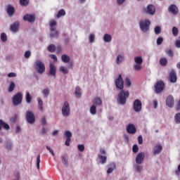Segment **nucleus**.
Returning <instances> with one entry per match:
<instances>
[{
	"label": "nucleus",
	"mask_w": 180,
	"mask_h": 180,
	"mask_svg": "<svg viewBox=\"0 0 180 180\" xmlns=\"http://www.w3.org/2000/svg\"><path fill=\"white\" fill-rule=\"evenodd\" d=\"M115 84L116 88L121 91L118 94V103L120 105H126V100L130 96V94L129 91L123 90V88H124V82L123 81L122 75H119L118 77L115 78Z\"/></svg>",
	"instance_id": "f257e3e1"
},
{
	"label": "nucleus",
	"mask_w": 180,
	"mask_h": 180,
	"mask_svg": "<svg viewBox=\"0 0 180 180\" xmlns=\"http://www.w3.org/2000/svg\"><path fill=\"white\" fill-rule=\"evenodd\" d=\"M139 28L143 33H147L150 32V25H151V21L148 19L141 20L139 22Z\"/></svg>",
	"instance_id": "f03ea898"
},
{
	"label": "nucleus",
	"mask_w": 180,
	"mask_h": 180,
	"mask_svg": "<svg viewBox=\"0 0 180 180\" xmlns=\"http://www.w3.org/2000/svg\"><path fill=\"white\" fill-rule=\"evenodd\" d=\"M133 68L134 71H141L143 70V57L138 56L134 58Z\"/></svg>",
	"instance_id": "7ed1b4c3"
},
{
	"label": "nucleus",
	"mask_w": 180,
	"mask_h": 180,
	"mask_svg": "<svg viewBox=\"0 0 180 180\" xmlns=\"http://www.w3.org/2000/svg\"><path fill=\"white\" fill-rule=\"evenodd\" d=\"M34 65L38 74H44L46 72V65L41 60H37Z\"/></svg>",
	"instance_id": "20e7f679"
},
{
	"label": "nucleus",
	"mask_w": 180,
	"mask_h": 180,
	"mask_svg": "<svg viewBox=\"0 0 180 180\" xmlns=\"http://www.w3.org/2000/svg\"><path fill=\"white\" fill-rule=\"evenodd\" d=\"M61 112L62 115L64 117H69L71 115V107L70 106V103L68 101H64Z\"/></svg>",
	"instance_id": "39448f33"
},
{
	"label": "nucleus",
	"mask_w": 180,
	"mask_h": 180,
	"mask_svg": "<svg viewBox=\"0 0 180 180\" xmlns=\"http://www.w3.org/2000/svg\"><path fill=\"white\" fill-rule=\"evenodd\" d=\"M25 119L30 124H33L34 122H36V117H34V114L33 111L28 110L26 112Z\"/></svg>",
	"instance_id": "423d86ee"
},
{
	"label": "nucleus",
	"mask_w": 180,
	"mask_h": 180,
	"mask_svg": "<svg viewBox=\"0 0 180 180\" xmlns=\"http://www.w3.org/2000/svg\"><path fill=\"white\" fill-rule=\"evenodd\" d=\"M22 100L23 96L22 95V93H17L13 97V105H14V106H18V105H20V103H22Z\"/></svg>",
	"instance_id": "0eeeda50"
},
{
	"label": "nucleus",
	"mask_w": 180,
	"mask_h": 180,
	"mask_svg": "<svg viewBox=\"0 0 180 180\" xmlns=\"http://www.w3.org/2000/svg\"><path fill=\"white\" fill-rule=\"evenodd\" d=\"M4 148L7 150V151H12L13 148V142L11 139H7L4 141Z\"/></svg>",
	"instance_id": "6e6552de"
},
{
	"label": "nucleus",
	"mask_w": 180,
	"mask_h": 180,
	"mask_svg": "<svg viewBox=\"0 0 180 180\" xmlns=\"http://www.w3.org/2000/svg\"><path fill=\"white\" fill-rule=\"evenodd\" d=\"M141 101L136 99L134 101L133 108L134 110H135L136 112H141Z\"/></svg>",
	"instance_id": "1a4fd4ad"
},
{
	"label": "nucleus",
	"mask_w": 180,
	"mask_h": 180,
	"mask_svg": "<svg viewBox=\"0 0 180 180\" xmlns=\"http://www.w3.org/2000/svg\"><path fill=\"white\" fill-rule=\"evenodd\" d=\"M165 85L164 84L163 82H158L155 85V94H160V92H162L164 91V86Z\"/></svg>",
	"instance_id": "9d476101"
},
{
	"label": "nucleus",
	"mask_w": 180,
	"mask_h": 180,
	"mask_svg": "<svg viewBox=\"0 0 180 180\" xmlns=\"http://www.w3.org/2000/svg\"><path fill=\"white\" fill-rule=\"evenodd\" d=\"M20 25V22L19 21H15L10 26V30L13 32V33H18V32H19Z\"/></svg>",
	"instance_id": "9b49d317"
},
{
	"label": "nucleus",
	"mask_w": 180,
	"mask_h": 180,
	"mask_svg": "<svg viewBox=\"0 0 180 180\" xmlns=\"http://www.w3.org/2000/svg\"><path fill=\"white\" fill-rule=\"evenodd\" d=\"M144 157L145 154L143 152L138 153L135 159L136 164H143V162H144Z\"/></svg>",
	"instance_id": "f8f14e48"
},
{
	"label": "nucleus",
	"mask_w": 180,
	"mask_h": 180,
	"mask_svg": "<svg viewBox=\"0 0 180 180\" xmlns=\"http://www.w3.org/2000/svg\"><path fill=\"white\" fill-rule=\"evenodd\" d=\"M65 137L66 139L65 144L68 147H70V141H71V137H72V133L70 131H65Z\"/></svg>",
	"instance_id": "ddd939ff"
},
{
	"label": "nucleus",
	"mask_w": 180,
	"mask_h": 180,
	"mask_svg": "<svg viewBox=\"0 0 180 180\" xmlns=\"http://www.w3.org/2000/svg\"><path fill=\"white\" fill-rule=\"evenodd\" d=\"M57 73V67L53 63H51L49 65V75L51 77H56V74Z\"/></svg>",
	"instance_id": "4468645a"
},
{
	"label": "nucleus",
	"mask_w": 180,
	"mask_h": 180,
	"mask_svg": "<svg viewBox=\"0 0 180 180\" xmlns=\"http://www.w3.org/2000/svg\"><path fill=\"white\" fill-rule=\"evenodd\" d=\"M23 20H25V22H29L30 23H33L34 22V20H36V17L34 16V15L26 14L23 17Z\"/></svg>",
	"instance_id": "2eb2a0df"
},
{
	"label": "nucleus",
	"mask_w": 180,
	"mask_h": 180,
	"mask_svg": "<svg viewBox=\"0 0 180 180\" xmlns=\"http://www.w3.org/2000/svg\"><path fill=\"white\" fill-rule=\"evenodd\" d=\"M145 12L149 15H155V6L152 4L148 5L147 8L145 9Z\"/></svg>",
	"instance_id": "dca6fc26"
},
{
	"label": "nucleus",
	"mask_w": 180,
	"mask_h": 180,
	"mask_svg": "<svg viewBox=\"0 0 180 180\" xmlns=\"http://www.w3.org/2000/svg\"><path fill=\"white\" fill-rule=\"evenodd\" d=\"M127 131L129 134H135L136 131H137V129H136V126L133 124H129L127 126Z\"/></svg>",
	"instance_id": "f3484780"
},
{
	"label": "nucleus",
	"mask_w": 180,
	"mask_h": 180,
	"mask_svg": "<svg viewBox=\"0 0 180 180\" xmlns=\"http://www.w3.org/2000/svg\"><path fill=\"white\" fill-rule=\"evenodd\" d=\"M115 63L117 65H120L124 63V56L123 54H117L115 58Z\"/></svg>",
	"instance_id": "a211bd4d"
},
{
	"label": "nucleus",
	"mask_w": 180,
	"mask_h": 180,
	"mask_svg": "<svg viewBox=\"0 0 180 180\" xmlns=\"http://www.w3.org/2000/svg\"><path fill=\"white\" fill-rule=\"evenodd\" d=\"M166 105L168 106V108H174V96L169 95L167 97Z\"/></svg>",
	"instance_id": "6ab92c4d"
},
{
	"label": "nucleus",
	"mask_w": 180,
	"mask_h": 180,
	"mask_svg": "<svg viewBox=\"0 0 180 180\" xmlns=\"http://www.w3.org/2000/svg\"><path fill=\"white\" fill-rule=\"evenodd\" d=\"M169 12L172 13L173 15H178V12H179V10L178 9V7L175 4H172L169 6L168 8Z\"/></svg>",
	"instance_id": "aec40b11"
},
{
	"label": "nucleus",
	"mask_w": 180,
	"mask_h": 180,
	"mask_svg": "<svg viewBox=\"0 0 180 180\" xmlns=\"http://www.w3.org/2000/svg\"><path fill=\"white\" fill-rule=\"evenodd\" d=\"M58 30H57V28H51L50 29L49 36L51 39H56L58 37Z\"/></svg>",
	"instance_id": "412c9836"
},
{
	"label": "nucleus",
	"mask_w": 180,
	"mask_h": 180,
	"mask_svg": "<svg viewBox=\"0 0 180 180\" xmlns=\"http://www.w3.org/2000/svg\"><path fill=\"white\" fill-rule=\"evenodd\" d=\"M6 12L10 18L15 15V8L11 5L7 6Z\"/></svg>",
	"instance_id": "4be33fe9"
},
{
	"label": "nucleus",
	"mask_w": 180,
	"mask_h": 180,
	"mask_svg": "<svg viewBox=\"0 0 180 180\" xmlns=\"http://www.w3.org/2000/svg\"><path fill=\"white\" fill-rule=\"evenodd\" d=\"M112 37L111 34L108 33H105L103 36V41H104V43H112Z\"/></svg>",
	"instance_id": "5701e85b"
},
{
	"label": "nucleus",
	"mask_w": 180,
	"mask_h": 180,
	"mask_svg": "<svg viewBox=\"0 0 180 180\" xmlns=\"http://www.w3.org/2000/svg\"><path fill=\"white\" fill-rule=\"evenodd\" d=\"M161 151H162V146L158 144L155 145L153 148V155H158V154H160Z\"/></svg>",
	"instance_id": "b1692460"
},
{
	"label": "nucleus",
	"mask_w": 180,
	"mask_h": 180,
	"mask_svg": "<svg viewBox=\"0 0 180 180\" xmlns=\"http://www.w3.org/2000/svg\"><path fill=\"white\" fill-rule=\"evenodd\" d=\"M103 103V101H102V98H101V97H96L93 100V105L96 107L102 106Z\"/></svg>",
	"instance_id": "393cba45"
},
{
	"label": "nucleus",
	"mask_w": 180,
	"mask_h": 180,
	"mask_svg": "<svg viewBox=\"0 0 180 180\" xmlns=\"http://www.w3.org/2000/svg\"><path fill=\"white\" fill-rule=\"evenodd\" d=\"M176 73L175 71L172 70L169 73V81L170 82H172V84H175L176 82Z\"/></svg>",
	"instance_id": "a878e982"
},
{
	"label": "nucleus",
	"mask_w": 180,
	"mask_h": 180,
	"mask_svg": "<svg viewBox=\"0 0 180 180\" xmlns=\"http://www.w3.org/2000/svg\"><path fill=\"white\" fill-rule=\"evenodd\" d=\"M4 129V130H10L11 127L6 122H4V120H0V131Z\"/></svg>",
	"instance_id": "bb28decb"
},
{
	"label": "nucleus",
	"mask_w": 180,
	"mask_h": 180,
	"mask_svg": "<svg viewBox=\"0 0 180 180\" xmlns=\"http://www.w3.org/2000/svg\"><path fill=\"white\" fill-rule=\"evenodd\" d=\"M143 165L141 164H135L134 165V169L138 174H141L143 172Z\"/></svg>",
	"instance_id": "cd10ccee"
},
{
	"label": "nucleus",
	"mask_w": 180,
	"mask_h": 180,
	"mask_svg": "<svg viewBox=\"0 0 180 180\" xmlns=\"http://www.w3.org/2000/svg\"><path fill=\"white\" fill-rule=\"evenodd\" d=\"M116 169V164L115 162H112L108 165V169L107 170V174H110L113 172Z\"/></svg>",
	"instance_id": "c85d7f7f"
},
{
	"label": "nucleus",
	"mask_w": 180,
	"mask_h": 180,
	"mask_svg": "<svg viewBox=\"0 0 180 180\" xmlns=\"http://www.w3.org/2000/svg\"><path fill=\"white\" fill-rule=\"evenodd\" d=\"M61 60L63 63L68 64V63H70V60H71V58H70V56L67 54H63L61 56Z\"/></svg>",
	"instance_id": "c756f323"
},
{
	"label": "nucleus",
	"mask_w": 180,
	"mask_h": 180,
	"mask_svg": "<svg viewBox=\"0 0 180 180\" xmlns=\"http://www.w3.org/2000/svg\"><path fill=\"white\" fill-rule=\"evenodd\" d=\"M42 96L44 98H49L50 95V89H44L41 91Z\"/></svg>",
	"instance_id": "7c9ffc66"
},
{
	"label": "nucleus",
	"mask_w": 180,
	"mask_h": 180,
	"mask_svg": "<svg viewBox=\"0 0 180 180\" xmlns=\"http://www.w3.org/2000/svg\"><path fill=\"white\" fill-rule=\"evenodd\" d=\"M37 102H38V109L40 110V112H43L44 108H43V100L41 98H37Z\"/></svg>",
	"instance_id": "2f4dec72"
},
{
	"label": "nucleus",
	"mask_w": 180,
	"mask_h": 180,
	"mask_svg": "<svg viewBox=\"0 0 180 180\" xmlns=\"http://www.w3.org/2000/svg\"><path fill=\"white\" fill-rule=\"evenodd\" d=\"M95 39H96L95 34L94 33L90 34L89 35V44H93V43H95Z\"/></svg>",
	"instance_id": "473e14b6"
},
{
	"label": "nucleus",
	"mask_w": 180,
	"mask_h": 180,
	"mask_svg": "<svg viewBox=\"0 0 180 180\" xmlns=\"http://www.w3.org/2000/svg\"><path fill=\"white\" fill-rule=\"evenodd\" d=\"M75 96L76 98H77V99H79V98H81L82 96V94H81V88H79V86H77L75 88Z\"/></svg>",
	"instance_id": "72a5a7b5"
},
{
	"label": "nucleus",
	"mask_w": 180,
	"mask_h": 180,
	"mask_svg": "<svg viewBox=\"0 0 180 180\" xmlns=\"http://www.w3.org/2000/svg\"><path fill=\"white\" fill-rule=\"evenodd\" d=\"M59 71H60L62 74H64V75H67V74L69 72L68 68H67L65 66H60L59 68Z\"/></svg>",
	"instance_id": "f704fd0d"
},
{
	"label": "nucleus",
	"mask_w": 180,
	"mask_h": 180,
	"mask_svg": "<svg viewBox=\"0 0 180 180\" xmlns=\"http://www.w3.org/2000/svg\"><path fill=\"white\" fill-rule=\"evenodd\" d=\"M16 86V84H15L14 82H11L10 83L8 89V92L11 93V92H13V91H15V87Z\"/></svg>",
	"instance_id": "c9c22d12"
},
{
	"label": "nucleus",
	"mask_w": 180,
	"mask_h": 180,
	"mask_svg": "<svg viewBox=\"0 0 180 180\" xmlns=\"http://www.w3.org/2000/svg\"><path fill=\"white\" fill-rule=\"evenodd\" d=\"M160 65H162V67H165L168 64V60L167 58H162L160 60Z\"/></svg>",
	"instance_id": "e433bc0d"
},
{
	"label": "nucleus",
	"mask_w": 180,
	"mask_h": 180,
	"mask_svg": "<svg viewBox=\"0 0 180 180\" xmlns=\"http://www.w3.org/2000/svg\"><path fill=\"white\" fill-rule=\"evenodd\" d=\"M89 110H90L91 115H96V112H97L96 105H92L90 107Z\"/></svg>",
	"instance_id": "4c0bfd02"
},
{
	"label": "nucleus",
	"mask_w": 180,
	"mask_h": 180,
	"mask_svg": "<svg viewBox=\"0 0 180 180\" xmlns=\"http://www.w3.org/2000/svg\"><path fill=\"white\" fill-rule=\"evenodd\" d=\"M49 26L50 29H56V27L57 26V21H56V20H51L49 22Z\"/></svg>",
	"instance_id": "58836bf2"
},
{
	"label": "nucleus",
	"mask_w": 180,
	"mask_h": 180,
	"mask_svg": "<svg viewBox=\"0 0 180 180\" xmlns=\"http://www.w3.org/2000/svg\"><path fill=\"white\" fill-rule=\"evenodd\" d=\"M56 49L57 48L56 47V45L50 44L48 46V51H49L50 53H54V51H56Z\"/></svg>",
	"instance_id": "ea45409f"
},
{
	"label": "nucleus",
	"mask_w": 180,
	"mask_h": 180,
	"mask_svg": "<svg viewBox=\"0 0 180 180\" xmlns=\"http://www.w3.org/2000/svg\"><path fill=\"white\" fill-rule=\"evenodd\" d=\"M65 10L64 9H60L58 13V15H56V18H58V19H60V18H61V16H65Z\"/></svg>",
	"instance_id": "a19ab883"
},
{
	"label": "nucleus",
	"mask_w": 180,
	"mask_h": 180,
	"mask_svg": "<svg viewBox=\"0 0 180 180\" xmlns=\"http://www.w3.org/2000/svg\"><path fill=\"white\" fill-rule=\"evenodd\" d=\"M174 122L176 124H180V112L175 114Z\"/></svg>",
	"instance_id": "79ce46f5"
},
{
	"label": "nucleus",
	"mask_w": 180,
	"mask_h": 180,
	"mask_svg": "<svg viewBox=\"0 0 180 180\" xmlns=\"http://www.w3.org/2000/svg\"><path fill=\"white\" fill-rule=\"evenodd\" d=\"M61 160H62V162H63V165H65L67 167L68 165V157L62 156Z\"/></svg>",
	"instance_id": "37998d69"
},
{
	"label": "nucleus",
	"mask_w": 180,
	"mask_h": 180,
	"mask_svg": "<svg viewBox=\"0 0 180 180\" xmlns=\"http://www.w3.org/2000/svg\"><path fill=\"white\" fill-rule=\"evenodd\" d=\"M1 40L3 41V43H5L8 41V36H6L5 32L1 34Z\"/></svg>",
	"instance_id": "c03bdc74"
},
{
	"label": "nucleus",
	"mask_w": 180,
	"mask_h": 180,
	"mask_svg": "<svg viewBox=\"0 0 180 180\" xmlns=\"http://www.w3.org/2000/svg\"><path fill=\"white\" fill-rule=\"evenodd\" d=\"M172 32L173 36H174L175 37H176V36H178V33H179V30L176 27H173Z\"/></svg>",
	"instance_id": "a18cd8bd"
},
{
	"label": "nucleus",
	"mask_w": 180,
	"mask_h": 180,
	"mask_svg": "<svg viewBox=\"0 0 180 180\" xmlns=\"http://www.w3.org/2000/svg\"><path fill=\"white\" fill-rule=\"evenodd\" d=\"M98 158L101 160V164H106V156H103L102 155H98Z\"/></svg>",
	"instance_id": "49530a36"
},
{
	"label": "nucleus",
	"mask_w": 180,
	"mask_h": 180,
	"mask_svg": "<svg viewBox=\"0 0 180 180\" xmlns=\"http://www.w3.org/2000/svg\"><path fill=\"white\" fill-rule=\"evenodd\" d=\"M29 0H20V4L21 6H27L29 5Z\"/></svg>",
	"instance_id": "de8ad7c7"
},
{
	"label": "nucleus",
	"mask_w": 180,
	"mask_h": 180,
	"mask_svg": "<svg viewBox=\"0 0 180 180\" xmlns=\"http://www.w3.org/2000/svg\"><path fill=\"white\" fill-rule=\"evenodd\" d=\"M25 99L27 103H30V102H32V96H30V94L27 93Z\"/></svg>",
	"instance_id": "09e8293b"
},
{
	"label": "nucleus",
	"mask_w": 180,
	"mask_h": 180,
	"mask_svg": "<svg viewBox=\"0 0 180 180\" xmlns=\"http://www.w3.org/2000/svg\"><path fill=\"white\" fill-rule=\"evenodd\" d=\"M162 41H164V39L162 37H158L156 40V43L158 46H161L162 44Z\"/></svg>",
	"instance_id": "8fccbe9b"
},
{
	"label": "nucleus",
	"mask_w": 180,
	"mask_h": 180,
	"mask_svg": "<svg viewBox=\"0 0 180 180\" xmlns=\"http://www.w3.org/2000/svg\"><path fill=\"white\" fill-rule=\"evenodd\" d=\"M30 56H32V52L30 51H26L24 53L25 58H30Z\"/></svg>",
	"instance_id": "3c124183"
},
{
	"label": "nucleus",
	"mask_w": 180,
	"mask_h": 180,
	"mask_svg": "<svg viewBox=\"0 0 180 180\" xmlns=\"http://www.w3.org/2000/svg\"><path fill=\"white\" fill-rule=\"evenodd\" d=\"M154 32L156 34H160V33H161V27L156 26L154 29Z\"/></svg>",
	"instance_id": "603ef678"
},
{
	"label": "nucleus",
	"mask_w": 180,
	"mask_h": 180,
	"mask_svg": "<svg viewBox=\"0 0 180 180\" xmlns=\"http://www.w3.org/2000/svg\"><path fill=\"white\" fill-rule=\"evenodd\" d=\"M125 85L127 86H131V81H130V79L129 77H127L125 79Z\"/></svg>",
	"instance_id": "864d4df0"
},
{
	"label": "nucleus",
	"mask_w": 180,
	"mask_h": 180,
	"mask_svg": "<svg viewBox=\"0 0 180 180\" xmlns=\"http://www.w3.org/2000/svg\"><path fill=\"white\" fill-rule=\"evenodd\" d=\"M165 53L167 54V56H169V57H174V52L171 49H167L165 51Z\"/></svg>",
	"instance_id": "5fc2aeb1"
},
{
	"label": "nucleus",
	"mask_w": 180,
	"mask_h": 180,
	"mask_svg": "<svg viewBox=\"0 0 180 180\" xmlns=\"http://www.w3.org/2000/svg\"><path fill=\"white\" fill-rule=\"evenodd\" d=\"M124 2H126V0H116L117 6H122Z\"/></svg>",
	"instance_id": "6e6d98bb"
},
{
	"label": "nucleus",
	"mask_w": 180,
	"mask_h": 180,
	"mask_svg": "<svg viewBox=\"0 0 180 180\" xmlns=\"http://www.w3.org/2000/svg\"><path fill=\"white\" fill-rule=\"evenodd\" d=\"M77 148H78L79 151L82 152L85 150V146H84V144H79L77 146Z\"/></svg>",
	"instance_id": "4d7b16f0"
},
{
	"label": "nucleus",
	"mask_w": 180,
	"mask_h": 180,
	"mask_svg": "<svg viewBox=\"0 0 180 180\" xmlns=\"http://www.w3.org/2000/svg\"><path fill=\"white\" fill-rule=\"evenodd\" d=\"M37 169H40V155L37 158Z\"/></svg>",
	"instance_id": "13d9d810"
},
{
	"label": "nucleus",
	"mask_w": 180,
	"mask_h": 180,
	"mask_svg": "<svg viewBox=\"0 0 180 180\" xmlns=\"http://www.w3.org/2000/svg\"><path fill=\"white\" fill-rule=\"evenodd\" d=\"M46 148L48 150V151H49V153H51V155H53V157H54L55 154H54V151L53 150V149H51V148L49 146H46Z\"/></svg>",
	"instance_id": "bf43d9fd"
},
{
	"label": "nucleus",
	"mask_w": 180,
	"mask_h": 180,
	"mask_svg": "<svg viewBox=\"0 0 180 180\" xmlns=\"http://www.w3.org/2000/svg\"><path fill=\"white\" fill-rule=\"evenodd\" d=\"M133 153H139V146L137 145H134L132 148Z\"/></svg>",
	"instance_id": "052dcab7"
},
{
	"label": "nucleus",
	"mask_w": 180,
	"mask_h": 180,
	"mask_svg": "<svg viewBox=\"0 0 180 180\" xmlns=\"http://www.w3.org/2000/svg\"><path fill=\"white\" fill-rule=\"evenodd\" d=\"M153 103L154 109H157V108H158V101L154 99L153 100Z\"/></svg>",
	"instance_id": "680f3d73"
},
{
	"label": "nucleus",
	"mask_w": 180,
	"mask_h": 180,
	"mask_svg": "<svg viewBox=\"0 0 180 180\" xmlns=\"http://www.w3.org/2000/svg\"><path fill=\"white\" fill-rule=\"evenodd\" d=\"M16 73L15 72H10L8 74V78H15L16 77Z\"/></svg>",
	"instance_id": "e2e57ef3"
},
{
	"label": "nucleus",
	"mask_w": 180,
	"mask_h": 180,
	"mask_svg": "<svg viewBox=\"0 0 180 180\" xmlns=\"http://www.w3.org/2000/svg\"><path fill=\"white\" fill-rule=\"evenodd\" d=\"M41 124H43V126H46L47 124V120H46V117H43L41 120Z\"/></svg>",
	"instance_id": "0e129e2a"
},
{
	"label": "nucleus",
	"mask_w": 180,
	"mask_h": 180,
	"mask_svg": "<svg viewBox=\"0 0 180 180\" xmlns=\"http://www.w3.org/2000/svg\"><path fill=\"white\" fill-rule=\"evenodd\" d=\"M46 133H47V129H46V127H43L42 129H41L40 134H46Z\"/></svg>",
	"instance_id": "69168bd1"
},
{
	"label": "nucleus",
	"mask_w": 180,
	"mask_h": 180,
	"mask_svg": "<svg viewBox=\"0 0 180 180\" xmlns=\"http://www.w3.org/2000/svg\"><path fill=\"white\" fill-rule=\"evenodd\" d=\"M138 142H139V144H143V136L141 135H140L138 137Z\"/></svg>",
	"instance_id": "338daca9"
},
{
	"label": "nucleus",
	"mask_w": 180,
	"mask_h": 180,
	"mask_svg": "<svg viewBox=\"0 0 180 180\" xmlns=\"http://www.w3.org/2000/svg\"><path fill=\"white\" fill-rule=\"evenodd\" d=\"M175 46H176V47L177 49H180V40H179V39H178V40L176 41V42H175Z\"/></svg>",
	"instance_id": "774afa93"
}]
</instances>
